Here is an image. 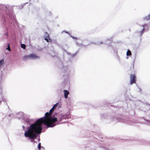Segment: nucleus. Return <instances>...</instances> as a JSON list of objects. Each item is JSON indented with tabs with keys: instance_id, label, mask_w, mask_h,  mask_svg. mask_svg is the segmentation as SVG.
<instances>
[{
	"instance_id": "1",
	"label": "nucleus",
	"mask_w": 150,
	"mask_h": 150,
	"mask_svg": "<svg viewBox=\"0 0 150 150\" xmlns=\"http://www.w3.org/2000/svg\"><path fill=\"white\" fill-rule=\"evenodd\" d=\"M58 104V103L55 104L50 110L49 112L45 113V117L38 119L34 123L30 125L27 131H25V136L31 139V142H34V139L37 137V134L41 133L43 123L47 125L48 127H52L55 125V122L57 120V118L52 117L51 113Z\"/></svg>"
},
{
	"instance_id": "4",
	"label": "nucleus",
	"mask_w": 150,
	"mask_h": 150,
	"mask_svg": "<svg viewBox=\"0 0 150 150\" xmlns=\"http://www.w3.org/2000/svg\"><path fill=\"white\" fill-rule=\"evenodd\" d=\"M45 36H46V38L45 39L47 42H49L51 41V40L49 38V35L47 33H46Z\"/></svg>"
},
{
	"instance_id": "7",
	"label": "nucleus",
	"mask_w": 150,
	"mask_h": 150,
	"mask_svg": "<svg viewBox=\"0 0 150 150\" xmlns=\"http://www.w3.org/2000/svg\"><path fill=\"white\" fill-rule=\"evenodd\" d=\"M131 55V52L129 50H128L127 52V56H129Z\"/></svg>"
},
{
	"instance_id": "8",
	"label": "nucleus",
	"mask_w": 150,
	"mask_h": 150,
	"mask_svg": "<svg viewBox=\"0 0 150 150\" xmlns=\"http://www.w3.org/2000/svg\"><path fill=\"white\" fill-rule=\"evenodd\" d=\"M21 46L22 48H23L24 49H25V47H26V46H25V45L24 44H21Z\"/></svg>"
},
{
	"instance_id": "13",
	"label": "nucleus",
	"mask_w": 150,
	"mask_h": 150,
	"mask_svg": "<svg viewBox=\"0 0 150 150\" xmlns=\"http://www.w3.org/2000/svg\"><path fill=\"white\" fill-rule=\"evenodd\" d=\"M143 30H142V31L141 32V35L142 34V32H143Z\"/></svg>"
},
{
	"instance_id": "12",
	"label": "nucleus",
	"mask_w": 150,
	"mask_h": 150,
	"mask_svg": "<svg viewBox=\"0 0 150 150\" xmlns=\"http://www.w3.org/2000/svg\"><path fill=\"white\" fill-rule=\"evenodd\" d=\"M62 118H63V117H62L60 118V119L59 120V121H61L62 120Z\"/></svg>"
},
{
	"instance_id": "2",
	"label": "nucleus",
	"mask_w": 150,
	"mask_h": 150,
	"mask_svg": "<svg viewBox=\"0 0 150 150\" xmlns=\"http://www.w3.org/2000/svg\"><path fill=\"white\" fill-rule=\"evenodd\" d=\"M24 59H26L29 58L32 59H35L38 58V57L35 54H31L25 56L24 57Z\"/></svg>"
},
{
	"instance_id": "5",
	"label": "nucleus",
	"mask_w": 150,
	"mask_h": 150,
	"mask_svg": "<svg viewBox=\"0 0 150 150\" xmlns=\"http://www.w3.org/2000/svg\"><path fill=\"white\" fill-rule=\"evenodd\" d=\"M64 96L65 98H67L68 97V95L69 94V92L66 90H64Z\"/></svg>"
},
{
	"instance_id": "6",
	"label": "nucleus",
	"mask_w": 150,
	"mask_h": 150,
	"mask_svg": "<svg viewBox=\"0 0 150 150\" xmlns=\"http://www.w3.org/2000/svg\"><path fill=\"white\" fill-rule=\"evenodd\" d=\"M4 62V60L3 59L0 60V67L2 65Z\"/></svg>"
},
{
	"instance_id": "14",
	"label": "nucleus",
	"mask_w": 150,
	"mask_h": 150,
	"mask_svg": "<svg viewBox=\"0 0 150 150\" xmlns=\"http://www.w3.org/2000/svg\"><path fill=\"white\" fill-rule=\"evenodd\" d=\"M23 127L24 128H25L24 127V126H23Z\"/></svg>"
},
{
	"instance_id": "10",
	"label": "nucleus",
	"mask_w": 150,
	"mask_h": 150,
	"mask_svg": "<svg viewBox=\"0 0 150 150\" xmlns=\"http://www.w3.org/2000/svg\"><path fill=\"white\" fill-rule=\"evenodd\" d=\"M41 143H40L38 145V148L40 149L41 148Z\"/></svg>"
},
{
	"instance_id": "11",
	"label": "nucleus",
	"mask_w": 150,
	"mask_h": 150,
	"mask_svg": "<svg viewBox=\"0 0 150 150\" xmlns=\"http://www.w3.org/2000/svg\"><path fill=\"white\" fill-rule=\"evenodd\" d=\"M5 7L6 9L8 8H9V6H5Z\"/></svg>"
},
{
	"instance_id": "3",
	"label": "nucleus",
	"mask_w": 150,
	"mask_h": 150,
	"mask_svg": "<svg viewBox=\"0 0 150 150\" xmlns=\"http://www.w3.org/2000/svg\"><path fill=\"white\" fill-rule=\"evenodd\" d=\"M130 78V83L132 84L133 83L135 82L136 77L134 75H131Z\"/></svg>"
},
{
	"instance_id": "9",
	"label": "nucleus",
	"mask_w": 150,
	"mask_h": 150,
	"mask_svg": "<svg viewBox=\"0 0 150 150\" xmlns=\"http://www.w3.org/2000/svg\"><path fill=\"white\" fill-rule=\"evenodd\" d=\"M6 49L8 50L9 51H10L11 50L9 45H8V47L6 48Z\"/></svg>"
}]
</instances>
